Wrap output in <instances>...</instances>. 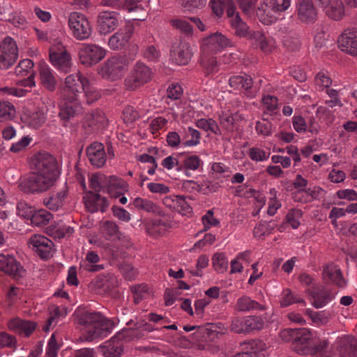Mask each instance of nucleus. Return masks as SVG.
<instances>
[{
  "instance_id": "nucleus-1",
  "label": "nucleus",
  "mask_w": 357,
  "mask_h": 357,
  "mask_svg": "<svg viewBox=\"0 0 357 357\" xmlns=\"http://www.w3.org/2000/svg\"><path fill=\"white\" fill-rule=\"evenodd\" d=\"M77 322L84 326L83 336L86 341L105 337L111 333L114 323L100 312H78Z\"/></svg>"
},
{
  "instance_id": "nucleus-2",
  "label": "nucleus",
  "mask_w": 357,
  "mask_h": 357,
  "mask_svg": "<svg viewBox=\"0 0 357 357\" xmlns=\"http://www.w3.org/2000/svg\"><path fill=\"white\" fill-rule=\"evenodd\" d=\"M292 349L299 355H315L331 357L328 340H317L313 333L307 328H300Z\"/></svg>"
},
{
  "instance_id": "nucleus-3",
  "label": "nucleus",
  "mask_w": 357,
  "mask_h": 357,
  "mask_svg": "<svg viewBox=\"0 0 357 357\" xmlns=\"http://www.w3.org/2000/svg\"><path fill=\"white\" fill-rule=\"evenodd\" d=\"M30 165L34 171L56 181L59 170L56 159L47 152H38L31 157Z\"/></svg>"
},
{
  "instance_id": "nucleus-4",
  "label": "nucleus",
  "mask_w": 357,
  "mask_h": 357,
  "mask_svg": "<svg viewBox=\"0 0 357 357\" xmlns=\"http://www.w3.org/2000/svg\"><path fill=\"white\" fill-rule=\"evenodd\" d=\"M56 181L49 176L34 171L20 181L19 188L26 193H41L52 188Z\"/></svg>"
},
{
  "instance_id": "nucleus-5",
  "label": "nucleus",
  "mask_w": 357,
  "mask_h": 357,
  "mask_svg": "<svg viewBox=\"0 0 357 357\" xmlns=\"http://www.w3.org/2000/svg\"><path fill=\"white\" fill-rule=\"evenodd\" d=\"M88 91L89 81L84 76L80 73L70 75L65 80L63 98L64 100L76 102L79 94L86 93Z\"/></svg>"
},
{
  "instance_id": "nucleus-6",
  "label": "nucleus",
  "mask_w": 357,
  "mask_h": 357,
  "mask_svg": "<svg viewBox=\"0 0 357 357\" xmlns=\"http://www.w3.org/2000/svg\"><path fill=\"white\" fill-rule=\"evenodd\" d=\"M130 60V56L126 54L113 56L101 66L98 73L105 79H116L127 70Z\"/></svg>"
},
{
  "instance_id": "nucleus-7",
  "label": "nucleus",
  "mask_w": 357,
  "mask_h": 357,
  "mask_svg": "<svg viewBox=\"0 0 357 357\" xmlns=\"http://www.w3.org/2000/svg\"><path fill=\"white\" fill-rule=\"evenodd\" d=\"M68 25L73 34L77 40H83L89 38L91 35V27L86 17L77 12L71 13L68 17Z\"/></svg>"
},
{
  "instance_id": "nucleus-8",
  "label": "nucleus",
  "mask_w": 357,
  "mask_h": 357,
  "mask_svg": "<svg viewBox=\"0 0 357 357\" xmlns=\"http://www.w3.org/2000/svg\"><path fill=\"white\" fill-rule=\"evenodd\" d=\"M77 54L82 64L92 66L103 59L106 51L95 44H83L78 49Z\"/></svg>"
},
{
  "instance_id": "nucleus-9",
  "label": "nucleus",
  "mask_w": 357,
  "mask_h": 357,
  "mask_svg": "<svg viewBox=\"0 0 357 357\" xmlns=\"http://www.w3.org/2000/svg\"><path fill=\"white\" fill-rule=\"evenodd\" d=\"M18 56V49L15 42L10 37L6 38L0 45V69L5 70L12 66Z\"/></svg>"
},
{
  "instance_id": "nucleus-10",
  "label": "nucleus",
  "mask_w": 357,
  "mask_h": 357,
  "mask_svg": "<svg viewBox=\"0 0 357 357\" xmlns=\"http://www.w3.org/2000/svg\"><path fill=\"white\" fill-rule=\"evenodd\" d=\"M229 45V40L221 33H216L204 40L202 54L214 55Z\"/></svg>"
},
{
  "instance_id": "nucleus-11",
  "label": "nucleus",
  "mask_w": 357,
  "mask_h": 357,
  "mask_svg": "<svg viewBox=\"0 0 357 357\" xmlns=\"http://www.w3.org/2000/svg\"><path fill=\"white\" fill-rule=\"evenodd\" d=\"M131 329L124 330L115 337H113L109 342L101 347L100 350L105 357H120L123 352V344L119 340L126 337L128 334H132Z\"/></svg>"
},
{
  "instance_id": "nucleus-12",
  "label": "nucleus",
  "mask_w": 357,
  "mask_h": 357,
  "mask_svg": "<svg viewBox=\"0 0 357 357\" xmlns=\"http://www.w3.org/2000/svg\"><path fill=\"white\" fill-rule=\"evenodd\" d=\"M134 33L132 24L126 25L124 29L113 34L109 39L108 45L112 50H119L128 45Z\"/></svg>"
},
{
  "instance_id": "nucleus-13",
  "label": "nucleus",
  "mask_w": 357,
  "mask_h": 357,
  "mask_svg": "<svg viewBox=\"0 0 357 357\" xmlns=\"http://www.w3.org/2000/svg\"><path fill=\"white\" fill-rule=\"evenodd\" d=\"M0 271L14 278L23 277L25 270L11 255H0Z\"/></svg>"
},
{
  "instance_id": "nucleus-14",
  "label": "nucleus",
  "mask_w": 357,
  "mask_h": 357,
  "mask_svg": "<svg viewBox=\"0 0 357 357\" xmlns=\"http://www.w3.org/2000/svg\"><path fill=\"white\" fill-rule=\"evenodd\" d=\"M307 293L312 299V305L317 309L326 305L333 298L332 290L321 286L312 287V289L307 290Z\"/></svg>"
},
{
  "instance_id": "nucleus-15",
  "label": "nucleus",
  "mask_w": 357,
  "mask_h": 357,
  "mask_svg": "<svg viewBox=\"0 0 357 357\" xmlns=\"http://www.w3.org/2000/svg\"><path fill=\"white\" fill-rule=\"evenodd\" d=\"M84 121L83 126L87 130L88 134L104 127L107 122L105 114L100 109H96L86 114Z\"/></svg>"
},
{
  "instance_id": "nucleus-16",
  "label": "nucleus",
  "mask_w": 357,
  "mask_h": 357,
  "mask_svg": "<svg viewBox=\"0 0 357 357\" xmlns=\"http://www.w3.org/2000/svg\"><path fill=\"white\" fill-rule=\"evenodd\" d=\"M339 47L351 55L357 56V31L348 29L338 39Z\"/></svg>"
},
{
  "instance_id": "nucleus-17",
  "label": "nucleus",
  "mask_w": 357,
  "mask_h": 357,
  "mask_svg": "<svg viewBox=\"0 0 357 357\" xmlns=\"http://www.w3.org/2000/svg\"><path fill=\"white\" fill-rule=\"evenodd\" d=\"M98 29L101 34L113 31L118 26V20L114 12L102 11L97 20Z\"/></svg>"
},
{
  "instance_id": "nucleus-18",
  "label": "nucleus",
  "mask_w": 357,
  "mask_h": 357,
  "mask_svg": "<svg viewBox=\"0 0 357 357\" xmlns=\"http://www.w3.org/2000/svg\"><path fill=\"white\" fill-rule=\"evenodd\" d=\"M171 56L178 65H186L190 61V45L185 41H176L172 47Z\"/></svg>"
},
{
  "instance_id": "nucleus-19",
  "label": "nucleus",
  "mask_w": 357,
  "mask_h": 357,
  "mask_svg": "<svg viewBox=\"0 0 357 357\" xmlns=\"http://www.w3.org/2000/svg\"><path fill=\"white\" fill-rule=\"evenodd\" d=\"M29 241L35 252L42 259H48L52 256L53 242L51 240L43 236L36 234L30 238Z\"/></svg>"
},
{
  "instance_id": "nucleus-20",
  "label": "nucleus",
  "mask_w": 357,
  "mask_h": 357,
  "mask_svg": "<svg viewBox=\"0 0 357 357\" xmlns=\"http://www.w3.org/2000/svg\"><path fill=\"white\" fill-rule=\"evenodd\" d=\"M86 155L92 165L102 167L106 162V154L102 144L93 142L86 149Z\"/></svg>"
},
{
  "instance_id": "nucleus-21",
  "label": "nucleus",
  "mask_w": 357,
  "mask_h": 357,
  "mask_svg": "<svg viewBox=\"0 0 357 357\" xmlns=\"http://www.w3.org/2000/svg\"><path fill=\"white\" fill-rule=\"evenodd\" d=\"M298 19L307 24L314 23L317 18V10L311 0H302L298 8Z\"/></svg>"
},
{
  "instance_id": "nucleus-22",
  "label": "nucleus",
  "mask_w": 357,
  "mask_h": 357,
  "mask_svg": "<svg viewBox=\"0 0 357 357\" xmlns=\"http://www.w3.org/2000/svg\"><path fill=\"white\" fill-rule=\"evenodd\" d=\"M85 206L88 211L95 213L99 209L104 212L108 206V202L105 197H101L98 193L89 192L84 197Z\"/></svg>"
},
{
  "instance_id": "nucleus-23",
  "label": "nucleus",
  "mask_w": 357,
  "mask_h": 357,
  "mask_svg": "<svg viewBox=\"0 0 357 357\" xmlns=\"http://www.w3.org/2000/svg\"><path fill=\"white\" fill-rule=\"evenodd\" d=\"M106 188L111 197L117 198L128 190V184L119 177L110 176H107Z\"/></svg>"
},
{
  "instance_id": "nucleus-24",
  "label": "nucleus",
  "mask_w": 357,
  "mask_h": 357,
  "mask_svg": "<svg viewBox=\"0 0 357 357\" xmlns=\"http://www.w3.org/2000/svg\"><path fill=\"white\" fill-rule=\"evenodd\" d=\"M36 326L37 324L34 321L19 318L13 319L8 323V327L10 330L19 333H23L26 337L33 333Z\"/></svg>"
},
{
  "instance_id": "nucleus-25",
  "label": "nucleus",
  "mask_w": 357,
  "mask_h": 357,
  "mask_svg": "<svg viewBox=\"0 0 357 357\" xmlns=\"http://www.w3.org/2000/svg\"><path fill=\"white\" fill-rule=\"evenodd\" d=\"M339 352L341 357H357V340L351 336L342 338Z\"/></svg>"
},
{
  "instance_id": "nucleus-26",
  "label": "nucleus",
  "mask_w": 357,
  "mask_h": 357,
  "mask_svg": "<svg viewBox=\"0 0 357 357\" xmlns=\"http://www.w3.org/2000/svg\"><path fill=\"white\" fill-rule=\"evenodd\" d=\"M50 60L52 65L58 70L67 73L71 66L70 56L68 53H52L50 54Z\"/></svg>"
},
{
  "instance_id": "nucleus-27",
  "label": "nucleus",
  "mask_w": 357,
  "mask_h": 357,
  "mask_svg": "<svg viewBox=\"0 0 357 357\" xmlns=\"http://www.w3.org/2000/svg\"><path fill=\"white\" fill-rule=\"evenodd\" d=\"M152 71L143 63L137 62L135 65V88L141 86L151 80Z\"/></svg>"
},
{
  "instance_id": "nucleus-28",
  "label": "nucleus",
  "mask_w": 357,
  "mask_h": 357,
  "mask_svg": "<svg viewBox=\"0 0 357 357\" xmlns=\"http://www.w3.org/2000/svg\"><path fill=\"white\" fill-rule=\"evenodd\" d=\"M322 275L325 280L332 282L338 287H343L345 284L340 270L334 266H326Z\"/></svg>"
},
{
  "instance_id": "nucleus-29",
  "label": "nucleus",
  "mask_w": 357,
  "mask_h": 357,
  "mask_svg": "<svg viewBox=\"0 0 357 357\" xmlns=\"http://www.w3.org/2000/svg\"><path fill=\"white\" fill-rule=\"evenodd\" d=\"M40 82L45 89L49 91H54L56 86V80L47 66H41L40 69Z\"/></svg>"
},
{
  "instance_id": "nucleus-30",
  "label": "nucleus",
  "mask_w": 357,
  "mask_h": 357,
  "mask_svg": "<svg viewBox=\"0 0 357 357\" xmlns=\"http://www.w3.org/2000/svg\"><path fill=\"white\" fill-rule=\"evenodd\" d=\"M45 119L46 117L44 112L40 110L26 112L22 116V120L24 122L34 128L40 127L45 122Z\"/></svg>"
},
{
  "instance_id": "nucleus-31",
  "label": "nucleus",
  "mask_w": 357,
  "mask_h": 357,
  "mask_svg": "<svg viewBox=\"0 0 357 357\" xmlns=\"http://www.w3.org/2000/svg\"><path fill=\"white\" fill-rule=\"evenodd\" d=\"M324 8L326 9V14L330 18L335 20L341 19L344 14V5L340 0H333Z\"/></svg>"
},
{
  "instance_id": "nucleus-32",
  "label": "nucleus",
  "mask_w": 357,
  "mask_h": 357,
  "mask_svg": "<svg viewBox=\"0 0 357 357\" xmlns=\"http://www.w3.org/2000/svg\"><path fill=\"white\" fill-rule=\"evenodd\" d=\"M79 110V105L76 102L65 100L59 112V117L64 121H68L74 117Z\"/></svg>"
},
{
  "instance_id": "nucleus-33",
  "label": "nucleus",
  "mask_w": 357,
  "mask_h": 357,
  "mask_svg": "<svg viewBox=\"0 0 357 357\" xmlns=\"http://www.w3.org/2000/svg\"><path fill=\"white\" fill-rule=\"evenodd\" d=\"M252 79L248 76H233L229 79V85L234 89L248 90L252 87Z\"/></svg>"
},
{
  "instance_id": "nucleus-34",
  "label": "nucleus",
  "mask_w": 357,
  "mask_h": 357,
  "mask_svg": "<svg viewBox=\"0 0 357 357\" xmlns=\"http://www.w3.org/2000/svg\"><path fill=\"white\" fill-rule=\"evenodd\" d=\"M231 25L235 29V35L238 37L249 38L250 34L252 31L249 30V27L247 24L242 21L239 17V14L237 13L234 19L232 20Z\"/></svg>"
},
{
  "instance_id": "nucleus-35",
  "label": "nucleus",
  "mask_w": 357,
  "mask_h": 357,
  "mask_svg": "<svg viewBox=\"0 0 357 357\" xmlns=\"http://www.w3.org/2000/svg\"><path fill=\"white\" fill-rule=\"evenodd\" d=\"M236 308L238 311H249L251 310H264V307H262L257 302L252 300L249 297H241L238 299Z\"/></svg>"
},
{
  "instance_id": "nucleus-36",
  "label": "nucleus",
  "mask_w": 357,
  "mask_h": 357,
  "mask_svg": "<svg viewBox=\"0 0 357 357\" xmlns=\"http://www.w3.org/2000/svg\"><path fill=\"white\" fill-rule=\"evenodd\" d=\"M33 66V62L31 59H23L15 68V73L18 77L29 76L30 74H33V77H34Z\"/></svg>"
},
{
  "instance_id": "nucleus-37",
  "label": "nucleus",
  "mask_w": 357,
  "mask_h": 357,
  "mask_svg": "<svg viewBox=\"0 0 357 357\" xmlns=\"http://www.w3.org/2000/svg\"><path fill=\"white\" fill-rule=\"evenodd\" d=\"M200 59L206 75H210L218 70V62L214 55L202 54Z\"/></svg>"
},
{
  "instance_id": "nucleus-38",
  "label": "nucleus",
  "mask_w": 357,
  "mask_h": 357,
  "mask_svg": "<svg viewBox=\"0 0 357 357\" xmlns=\"http://www.w3.org/2000/svg\"><path fill=\"white\" fill-rule=\"evenodd\" d=\"M14 106L7 101H0V119L1 121L11 120L15 116Z\"/></svg>"
},
{
  "instance_id": "nucleus-39",
  "label": "nucleus",
  "mask_w": 357,
  "mask_h": 357,
  "mask_svg": "<svg viewBox=\"0 0 357 357\" xmlns=\"http://www.w3.org/2000/svg\"><path fill=\"white\" fill-rule=\"evenodd\" d=\"M107 176L103 174H93L90 178L91 188L96 192L106 188Z\"/></svg>"
},
{
  "instance_id": "nucleus-40",
  "label": "nucleus",
  "mask_w": 357,
  "mask_h": 357,
  "mask_svg": "<svg viewBox=\"0 0 357 357\" xmlns=\"http://www.w3.org/2000/svg\"><path fill=\"white\" fill-rule=\"evenodd\" d=\"M215 270L220 273H225L228 268V261L223 253H215L212 258Z\"/></svg>"
},
{
  "instance_id": "nucleus-41",
  "label": "nucleus",
  "mask_w": 357,
  "mask_h": 357,
  "mask_svg": "<svg viewBox=\"0 0 357 357\" xmlns=\"http://www.w3.org/2000/svg\"><path fill=\"white\" fill-rule=\"evenodd\" d=\"M246 317V326L248 333L253 331H259L264 328V321L261 317L248 316Z\"/></svg>"
},
{
  "instance_id": "nucleus-42",
  "label": "nucleus",
  "mask_w": 357,
  "mask_h": 357,
  "mask_svg": "<svg viewBox=\"0 0 357 357\" xmlns=\"http://www.w3.org/2000/svg\"><path fill=\"white\" fill-rule=\"evenodd\" d=\"M246 317H234L231 319V322L230 324L231 331L234 333L241 334V333H248L247 326H246Z\"/></svg>"
},
{
  "instance_id": "nucleus-43",
  "label": "nucleus",
  "mask_w": 357,
  "mask_h": 357,
  "mask_svg": "<svg viewBox=\"0 0 357 357\" xmlns=\"http://www.w3.org/2000/svg\"><path fill=\"white\" fill-rule=\"evenodd\" d=\"M305 314L310 317L312 321L316 324L323 326L328 321V317L322 312H314L310 309L305 310Z\"/></svg>"
},
{
  "instance_id": "nucleus-44",
  "label": "nucleus",
  "mask_w": 357,
  "mask_h": 357,
  "mask_svg": "<svg viewBox=\"0 0 357 357\" xmlns=\"http://www.w3.org/2000/svg\"><path fill=\"white\" fill-rule=\"evenodd\" d=\"M52 215L45 211H40L38 213H33L30 218L31 222L36 225H45L49 222Z\"/></svg>"
},
{
  "instance_id": "nucleus-45",
  "label": "nucleus",
  "mask_w": 357,
  "mask_h": 357,
  "mask_svg": "<svg viewBox=\"0 0 357 357\" xmlns=\"http://www.w3.org/2000/svg\"><path fill=\"white\" fill-rule=\"evenodd\" d=\"M211 324H208L207 326H198L197 330L193 333V335H195L197 340L202 339V340L206 341L208 339L211 338L215 331L208 327Z\"/></svg>"
},
{
  "instance_id": "nucleus-46",
  "label": "nucleus",
  "mask_w": 357,
  "mask_h": 357,
  "mask_svg": "<svg viewBox=\"0 0 357 357\" xmlns=\"http://www.w3.org/2000/svg\"><path fill=\"white\" fill-rule=\"evenodd\" d=\"M170 24L172 26L179 29L182 33L186 35L192 34V27L189 22L181 20L174 19L170 20Z\"/></svg>"
},
{
  "instance_id": "nucleus-47",
  "label": "nucleus",
  "mask_w": 357,
  "mask_h": 357,
  "mask_svg": "<svg viewBox=\"0 0 357 357\" xmlns=\"http://www.w3.org/2000/svg\"><path fill=\"white\" fill-rule=\"evenodd\" d=\"M202 220L204 225L203 231L208 230L212 226H217L220 223V221L213 217V211L212 210L208 211L206 214L202 217ZM200 232L202 233V231Z\"/></svg>"
},
{
  "instance_id": "nucleus-48",
  "label": "nucleus",
  "mask_w": 357,
  "mask_h": 357,
  "mask_svg": "<svg viewBox=\"0 0 357 357\" xmlns=\"http://www.w3.org/2000/svg\"><path fill=\"white\" fill-rule=\"evenodd\" d=\"M175 211L179 213L186 215L192 211V207L185 201V198L183 196H178V203Z\"/></svg>"
},
{
  "instance_id": "nucleus-49",
  "label": "nucleus",
  "mask_w": 357,
  "mask_h": 357,
  "mask_svg": "<svg viewBox=\"0 0 357 357\" xmlns=\"http://www.w3.org/2000/svg\"><path fill=\"white\" fill-rule=\"evenodd\" d=\"M135 208L152 213V211H155L156 204L149 200L144 199L142 198H136Z\"/></svg>"
},
{
  "instance_id": "nucleus-50",
  "label": "nucleus",
  "mask_w": 357,
  "mask_h": 357,
  "mask_svg": "<svg viewBox=\"0 0 357 357\" xmlns=\"http://www.w3.org/2000/svg\"><path fill=\"white\" fill-rule=\"evenodd\" d=\"M208 0H183L182 6L188 10L201 9L204 8Z\"/></svg>"
},
{
  "instance_id": "nucleus-51",
  "label": "nucleus",
  "mask_w": 357,
  "mask_h": 357,
  "mask_svg": "<svg viewBox=\"0 0 357 357\" xmlns=\"http://www.w3.org/2000/svg\"><path fill=\"white\" fill-rule=\"evenodd\" d=\"M284 292V296L282 300L280 301V305L282 307L288 306L294 303H305L303 299L297 298L292 294L291 291L289 289H286Z\"/></svg>"
},
{
  "instance_id": "nucleus-52",
  "label": "nucleus",
  "mask_w": 357,
  "mask_h": 357,
  "mask_svg": "<svg viewBox=\"0 0 357 357\" xmlns=\"http://www.w3.org/2000/svg\"><path fill=\"white\" fill-rule=\"evenodd\" d=\"M270 5L274 12L287 10L291 5L290 0H271Z\"/></svg>"
},
{
  "instance_id": "nucleus-53",
  "label": "nucleus",
  "mask_w": 357,
  "mask_h": 357,
  "mask_svg": "<svg viewBox=\"0 0 357 357\" xmlns=\"http://www.w3.org/2000/svg\"><path fill=\"white\" fill-rule=\"evenodd\" d=\"M299 330H300V328L284 329L280 333V337L284 342H291L293 345L295 340L296 339V337H297Z\"/></svg>"
},
{
  "instance_id": "nucleus-54",
  "label": "nucleus",
  "mask_w": 357,
  "mask_h": 357,
  "mask_svg": "<svg viewBox=\"0 0 357 357\" xmlns=\"http://www.w3.org/2000/svg\"><path fill=\"white\" fill-rule=\"evenodd\" d=\"M183 92L182 88L178 84H172L167 90V98L171 100H178Z\"/></svg>"
},
{
  "instance_id": "nucleus-55",
  "label": "nucleus",
  "mask_w": 357,
  "mask_h": 357,
  "mask_svg": "<svg viewBox=\"0 0 357 357\" xmlns=\"http://www.w3.org/2000/svg\"><path fill=\"white\" fill-rule=\"evenodd\" d=\"M18 214L25 219H30L33 216V210L25 202H19L17 206Z\"/></svg>"
},
{
  "instance_id": "nucleus-56",
  "label": "nucleus",
  "mask_w": 357,
  "mask_h": 357,
  "mask_svg": "<svg viewBox=\"0 0 357 357\" xmlns=\"http://www.w3.org/2000/svg\"><path fill=\"white\" fill-rule=\"evenodd\" d=\"M43 203L47 208L52 211H57L63 206L61 199L58 197H55L54 195L44 199Z\"/></svg>"
},
{
  "instance_id": "nucleus-57",
  "label": "nucleus",
  "mask_w": 357,
  "mask_h": 357,
  "mask_svg": "<svg viewBox=\"0 0 357 357\" xmlns=\"http://www.w3.org/2000/svg\"><path fill=\"white\" fill-rule=\"evenodd\" d=\"M189 135L191 137V139L187 140L183 143V145L185 146H192L198 144L199 143L200 139V133L197 130H195L191 127L188 128Z\"/></svg>"
},
{
  "instance_id": "nucleus-58",
  "label": "nucleus",
  "mask_w": 357,
  "mask_h": 357,
  "mask_svg": "<svg viewBox=\"0 0 357 357\" xmlns=\"http://www.w3.org/2000/svg\"><path fill=\"white\" fill-rule=\"evenodd\" d=\"M102 229L103 233L107 236V238H109L115 236L118 231L116 225L109 221H106L104 222L102 227Z\"/></svg>"
},
{
  "instance_id": "nucleus-59",
  "label": "nucleus",
  "mask_w": 357,
  "mask_h": 357,
  "mask_svg": "<svg viewBox=\"0 0 357 357\" xmlns=\"http://www.w3.org/2000/svg\"><path fill=\"white\" fill-rule=\"evenodd\" d=\"M301 215V212L300 210H291L287 213V220L294 229H296L299 226L298 218Z\"/></svg>"
},
{
  "instance_id": "nucleus-60",
  "label": "nucleus",
  "mask_w": 357,
  "mask_h": 357,
  "mask_svg": "<svg viewBox=\"0 0 357 357\" xmlns=\"http://www.w3.org/2000/svg\"><path fill=\"white\" fill-rule=\"evenodd\" d=\"M16 343L15 337L5 332H0V348L4 347H12Z\"/></svg>"
},
{
  "instance_id": "nucleus-61",
  "label": "nucleus",
  "mask_w": 357,
  "mask_h": 357,
  "mask_svg": "<svg viewBox=\"0 0 357 357\" xmlns=\"http://www.w3.org/2000/svg\"><path fill=\"white\" fill-rule=\"evenodd\" d=\"M134 108L132 106H128L123 111L122 119L125 124L127 126H131L130 128H132V123L134 122Z\"/></svg>"
},
{
  "instance_id": "nucleus-62",
  "label": "nucleus",
  "mask_w": 357,
  "mask_h": 357,
  "mask_svg": "<svg viewBox=\"0 0 357 357\" xmlns=\"http://www.w3.org/2000/svg\"><path fill=\"white\" fill-rule=\"evenodd\" d=\"M256 130L259 134L266 136L271 132V123L266 121H257Z\"/></svg>"
},
{
  "instance_id": "nucleus-63",
  "label": "nucleus",
  "mask_w": 357,
  "mask_h": 357,
  "mask_svg": "<svg viewBox=\"0 0 357 357\" xmlns=\"http://www.w3.org/2000/svg\"><path fill=\"white\" fill-rule=\"evenodd\" d=\"M31 138L28 136L22 137L20 141L13 143L10 150L13 153H17L24 149L30 143Z\"/></svg>"
},
{
  "instance_id": "nucleus-64",
  "label": "nucleus",
  "mask_w": 357,
  "mask_h": 357,
  "mask_svg": "<svg viewBox=\"0 0 357 357\" xmlns=\"http://www.w3.org/2000/svg\"><path fill=\"white\" fill-rule=\"evenodd\" d=\"M167 123V120L160 116L153 119L150 124V129L151 132L153 134L155 133L158 130L163 128Z\"/></svg>"
}]
</instances>
